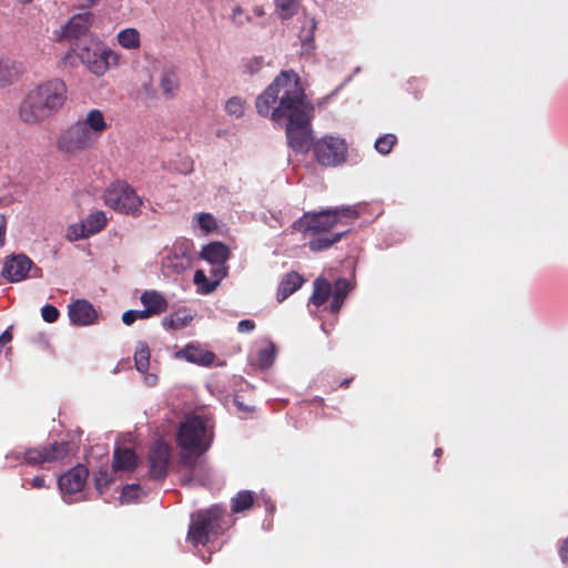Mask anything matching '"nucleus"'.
<instances>
[{"label": "nucleus", "mask_w": 568, "mask_h": 568, "mask_svg": "<svg viewBox=\"0 0 568 568\" xmlns=\"http://www.w3.org/2000/svg\"><path fill=\"white\" fill-rule=\"evenodd\" d=\"M213 288H214V285L207 284L206 288L203 290L202 292L203 293H211L213 291Z\"/></svg>", "instance_id": "4d7b16f0"}, {"label": "nucleus", "mask_w": 568, "mask_h": 568, "mask_svg": "<svg viewBox=\"0 0 568 568\" xmlns=\"http://www.w3.org/2000/svg\"><path fill=\"white\" fill-rule=\"evenodd\" d=\"M140 302L146 311H149L151 316L160 315L169 308V302L164 295L155 290L144 291L140 296Z\"/></svg>", "instance_id": "412c9836"}, {"label": "nucleus", "mask_w": 568, "mask_h": 568, "mask_svg": "<svg viewBox=\"0 0 568 568\" xmlns=\"http://www.w3.org/2000/svg\"><path fill=\"white\" fill-rule=\"evenodd\" d=\"M351 290V282L345 277H339L334 282V284H331V282L325 277L318 276L313 282V293L310 297V303L320 307L323 306L329 297H332L328 311L332 314H337Z\"/></svg>", "instance_id": "423d86ee"}, {"label": "nucleus", "mask_w": 568, "mask_h": 568, "mask_svg": "<svg viewBox=\"0 0 568 568\" xmlns=\"http://www.w3.org/2000/svg\"><path fill=\"white\" fill-rule=\"evenodd\" d=\"M214 438L213 425L201 416H189L181 423L176 435V443L181 453L202 456L207 452Z\"/></svg>", "instance_id": "7ed1b4c3"}, {"label": "nucleus", "mask_w": 568, "mask_h": 568, "mask_svg": "<svg viewBox=\"0 0 568 568\" xmlns=\"http://www.w3.org/2000/svg\"><path fill=\"white\" fill-rule=\"evenodd\" d=\"M162 325L169 329H178V327H175V322L172 314L163 318Z\"/></svg>", "instance_id": "09e8293b"}, {"label": "nucleus", "mask_w": 568, "mask_h": 568, "mask_svg": "<svg viewBox=\"0 0 568 568\" xmlns=\"http://www.w3.org/2000/svg\"><path fill=\"white\" fill-rule=\"evenodd\" d=\"M200 457L190 453H180L179 467L182 485L199 484L205 486L212 481V470L207 462Z\"/></svg>", "instance_id": "f8f14e48"}, {"label": "nucleus", "mask_w": 568, "mask_h": 568, "mask_svg": "<svg viewBox=\"0 0 568 568\" xmlns=\"http://www.w3.org/2000/svg\"><path fill=\"white\" fill-rule=\"evenodd\" d=\"M134 315H135L136 320H146V318L152 317L151 314L149 313V311H146L145 307H144V310H141V311H135L134 310Z\"/></svg>", "instance_id": "603ef678"}, {"label": "nucleus", "mask_w": 568, "mask_h": 568, "mask_svg": "<svg viewBox=\"0 0 568 568\" xmlns=\"http://www.w3.org/2000/svg\"><path fill=\"white\" fill-rule=\"evenodd\" d=\"M397 142V138L394 134H385L383 136H379L375 142V149L378 153L386 155L390 153L394 145Z\"/></svg>", "instance_id": "473e14b6"}, {"label": "nucleus", "mask_w": 568, "mask_h": 568, "mask_svg": "<svg viewBox=\"0 0 568 568\" xmlns=\"http://www.w3.org/2000/svg\"><path fill=\"white\" fill-rule=\"evenodd\" d=\"M112 481V478L108 474L106 470L102 471L100 470L99 474L95 475V486L98 490H102L103 488H106L109 484Z\"/></svg>", "instance_id": "79ce46f5"}, {"label": "nucleus", "mask_w": 568, "mask_h": 568, "mask_svg": "<svg viewBox=\"0 0 568 568\" xmlns=\"http://www.w3.org/2000/svg\"><path fill=\"white\" fill-rule=\"evenodd\" d=\"M559 556L562 562L568 564V537L561 544Z\"/></svg>", "instance_id": "49530a36"}, {"label": "nucleus", "mask_w": 568, "mask_h": 568, "mask_svg": "<svg viewBox=\"0 0 568 568\" xmlns=\"http://www.w3.org/2000/svg\"><path fill=\"white\" fill-rule=\"evenodd\" d=\"M93 14L88 10L72 16L64 26L61 38L79 40L88 33L93 23Z\"/></svg>", "instance_id": "f3484780"}, {"label": "nucleus", "mask_w": 568, "mask_h": 568, "mask_svg": "<svg viewBox=\"0 0 568 568\" xmlns=\"http://www.w3.org/2000/svg\"><path fill=\"white\" fill-rule=\"evenodd\" d=\"M232 20L236 24L242 26L244 24L245 21H251L252 18L248 14H246L240 6H236L232 10Z\"/></svg>", "instance_id": "a19ab883"}, {"label": "nucleus", "mask_w": 568, "mask_h": 568, "mask_svg": "<svg viewBox=\"0 0 568 568\" xmlns=\"http://www.w3.org/2000/svg\"><path fill=\"white\" fill-rule=\"evenodd\" d=\"M348 230L334 233L332 235H324L313 239L308 242V247L312 252H321L329 248L335 243L339 242L342 237L347 234Z\"/></svg>", "instance_id": "a878e982"}, {"label": "nucleus", "mask_w": 568, "mask_h": 568, "mask_svg": "<svg viewBox=\"0 0 568 568\" xmlns=\"http://www.w3.org/2000/svg\"><path fill=\"white\" fill-rule=\"evenodd\" d=\"M113 469L119 470H133L138 466V457L131 448H115L113 454Z\"/></svg>", "instance_id": "393cba45"}, {"label": "nucleus", "mask_w": 568, "mask_h": 568, "mask_svg": "<svg viewBox=\"0 0 568 568\" xmlns=\"http://www.w3.org/2000/svg\"><path fill=\"white\" fill-rule=\"evenodd\" d=\"M159 85L166 99L173 98L180 87L178 74L171 70L164 71L161 74Z\"/></svg>", "instance_id": "bb28decb"}, {"label": "nucleus", "mask_w": 568, "mask_h": 568, "mask_svg": "<svg viewBox=\"0 0 568 568\" xmlns=\"http://www.w3.org/2000/svg\"><path fill=\"white\" fill-rule=\"evenodd\" d=\"M90 134L93 143L97 144L102 134L109 129L104 114L99 109L90 110L85 118L77 121Z\"/></svg>", "instance_id": "6ab92c4d"}, {"label": "nucleus", "mask_w": 568, "mask_h": 568, "mask_svg": "<svg viewBox=\"0 0 568 568\" xmlns=\"http://www.w3.org/2000/svg\"><path fill=\"white\" fill-rule=\"evenodd\" d=\"M134 365L140 373H145L150 366V348L146 343H139L134 353Z\"/></svg>", "instance_id": "c756f323"}, {"label": "nucleus", "mask_w": 568, "mask_h": 568, "mask_svg": "<svg viewBox=\"0 0 568 568\" xmlns=\"http://www.w3.org/2000/svg\"><path fill=\"white\" fill-rule=\"evenodd\" d=\"M118 41L125 49H139L141 44L140 33L133 28L120 31L118 34Z\"/></svg>", "instance_id": "7c9ffc66"}, {"label": "nucleus", "mask_w": 568, "mask_h": 568, "mask_svg": "<svg viewBox=\"0 0 568 568\" xmlns=\"http://www.w3.org/2000/svg\"><path fill=\"white\" fill-rule=\"evenodd\" d=\"M106 224V217L103 211H95L88 215V217L79 226L80 233H75L74 239L88 237L95 233H99L104 229Z\"/></svg>", "instance_id": "4be33fe9"}, {"label": "nucleus", "mask_w": 568, "mask_h": 568, "mask_svg": "<svg viewBox=\"0 0 568 568\" xmlns=\"http://www.w3.org/2000/svg\"><path fill=\"white\" fill-rule=\"evenodd\" d=\"M94 145L90 134L77 121L62 129L55 140L57 151L70 158L78 156Z\"/></svg>", "instance_id": "1a4fd4ad"}, {"label": "nucleus", "mask_w": 568, "mask_h": 568, "mask_svg": "<svg viewBox=\"0 0 568 568\" xmlns=\"http://www.w3.org/2000/svg\"><path fill=\"white\" fill-rule=\"evenodd\" d=\"M179 357H183L190 363L197 364L201 366H211L216 358V355L207 351L200 345L190 344L181 349L178 354Z\"/></svg>", "instance_id": "aec40b11"}, {"label": "nucleus", "mask_w": 568, "mask_h": 568, "mask_svg": "<svg viewBox=\"0 0 568 568\" xmlns=\"http://www.w3.org/2000/svg\"><path fill=\"white\" fill-rule=\"evenodd\" d=\"M27 485H29L31 488L41 489L47 487L45 480L43 476H36L30 480H27Z\"/></svg>", "instance_id": "a18cd8bd"}, {"label": "nucleus", "mask_w": 568, "mask_h": 568, "mask_svg": "<svg viewBox=\"0 0 568 568\" xmlns=\"http://www.w3.org/2000/svg\"><path fill=\"white\" fill-rule=\"evenodd\" d=\"M197 225L205 233H210L217 227L216 220L211 213H199L194 217Z\"/></svg>", "instance_id": "f704fd0d"}, {"label": "nucleus", "mask_w": 568, "mask_h": 568, "mask_svg": "<svg viewBox=\"0 0 568 568\" xmlns=\"http://www.w3.org/2000/svg\"><path fill=\"white\" fill-rule=\"evenodd\" d=\"M358 213L353 207H335L320 212H305L297 219L292 227L294 231L305 235L326 233L338 224H346L344 220L354 221Z\"/></svg>", "instance_id": "20e7f679"}, {"label": "nucleus", "mask_w": 568, "mask_h": 568, "mask_svg": "<svg viewBox=\"0 0 568 568\" xmlns=\"http://www.w3.org/2000/svg\"><path fill=\"white\" fill-rule=\"evenodd\" d=\"M304 283V278L296 272L287 273L281 281L277 292L276 300L278 303L284 302L290 295L296 292Z\"/></svg>", "instance_id": "5701e85b"}, {"label": "nucleus", "mask_w": 568, "mask_h": 568, "mask_svg": "<svg viewBox=\"0 0 568 568\" xmlns=\"http://www.w3.org/2000/svg\"><path fill=\"white\" fill-rule=\"evenodd\" d=\"M352 382H353V377L345 378L341 382L339 387L347 388Z\"/></svg>", "instance_id": "5fc2aeb1"}, {"label": "nucleus", "mask_w": 568, "mask_h": 568, "mask_svg": "<svg viewBox=\"0 0 568 568\" xmlns=\"http://www.w3.org/2000/svg\"><path fill=\"white\" fill-rule=\"evenodd\" d=\"M149 475L152 479L161 480L168 476L171 460V447L163 440L155 442L149 450Z\"/></svg>", "instance_id": "dca6fc26"}, {"label": "nucleus", "mask_w": 568, "mask_h": 568, "mask_svg": "<svg viewBox=\"0 0 568 568\" xmlns=\"http://www.w3.org/2000/svg\"><path fill=\"white\" fill-rule=\"evenodd\" d=\"M68 89L60 79H51L31 89L19 106V118L27 124H40L64 105Z\"/></svg>", "instance_id": "f03ea898"}, {"label": "nucleus", "mask_w": 568, "mask_h": 568, "mask_svg": "<svg viewBox=\"0 0 568 568\" xmlns=\"http://www.w3.org/2000/svg\"><path fill=\"white\" fill-rule=\"evenodd\" d=\"M201 257L211 264H223L229 260L230 251L222 242H213L203 246Z\"/></svg>", "instance_id": "b1692460"}, {"label": "nucleus", "mask_w": 568, "mask_h": 568, "mask_svg": "<svg viewBox=\"0 0 568 568\" xmlns=\"http://www.w3.org/2000/svg\"><path fill=\"white\" fill-rule=\"evenodd\" d=\"M229 529L226 511L219 505L197 511L192 516L187 539L193 546H205L212 537L223 535Z\"/></svg>", "instance_id": "39448f33"}, {"label": "nucleus", "mask_w": 568, "mask_h": 568, "mask_svg": "<svg viewBox=\"0 0 568 568\" xmlns=\"http://www.w3.org/2000/svg\"><path fill=\"white\" fill-rule=\"evenodd\" d=\"M276 348L273 343H270L266 347L258 352V364L263 368H268L275 359Z\"/></svg>", "instance_id": "72a5a7b5"}, {"label": "nucleus", "mask_w": 568, "mask_h": 568, "mask_svg": "<svg viewBox=\"0 0 568 568\" xmlns=\"http://www.w3.org/2000/svg\"><path fill=\"white\" fill-rule=\"evenodd\" d=\"M88 476V468L78 465L59 477L58 486L65 503L71 504L73 501L72 496L83 489Z\"/></svg>", "instance_id": "2eb2a0df"}, {"label": "nucleus", "mask_w": 568, "mask_h": 568, "mask_svg": "<svg viewBox=\"0 0 568 568\" xmlns=\"http://www.w3.org/2000/svg\"><path fill=\"white\" fill-rule=\"evenodd\" d=\"M263 64L264 59L262 57L247 58L243 62L244 72L253 75L263 68Z\"/></svg>", "instance_id": "e433bc0d"}, {"label": "nucleus", "mask_w": 568, "mask_h": 568, "mask_svg": "<svg viewBox=\"0 0 568 568\" xmlns=\"http://www.w3.org/2000/svg\"><path fill=\"white\" fill-rule=\"evenodd\" d=\"M12 339V335L9 329L2 332V346Z\"/></svg>", "instance_id": "864d4df0"}, {"label": "nucleus", "mask_w": 568, "mask_h": 568, "mask_svg": "<svg viewBox=\"0 0 568 568\" xmlns=\"http://www.w3.org/2000/svg\"><path fill=\"white\" fill-rule=\"evenodd\" d=\"M234 404L235 406L240 409V410H243V412H252L253 408L245 405L242 400H241V396H235L234 398Z\"/></svg>", "instance_id": "8fccbe9b"}, {"label": "nucleus", "mask_w": 568, "mask_h": 568, "mask_svg": "<svg viewBox=\"0 0 568 568\" xmlns=\"http://www.w3.org/2000/svg\"><path fill=\"white\" fill-rule=\"evenodd\" d=\"M68 315L72 324L88 326L95 323L98 314L93 305L87 300H77L68 307Z\"/></svg>", "instance_id": "a211bd4d"}, {"label": "nucleus", "mask_w": 568, "mask_h": 568, "mask_svg": "<svg viewBox=\"0 0 568 568\" xmlns=\"http://www.w3.org/2000/svg\"><path fill=\"white\" fill-rule=\"evenodd\" d=\"M71 50L95 75H103L110 65L118 64V54L112 50L101 48L99 43L85 44L77 42Z\"/></svg>", "instance_id": "6e6552de"}, {"label": "nucleus", "mask_w": 568, "mask_h": 568, "mask_svg": "<svg viewBox=\"0 0 568 568\" xmlns=\"http://www.w3.org/2000/svg\"><path fill=\"white\" fill-rule=\"evenodd\" d=\"M2 276L9 282L17 283L28 277L41 278L42 268L34 265L32 260L26 254H12L8 256L2 266Z\"/></svg>", "instance_id": "4468645a"}, {"label": "nucleus", "mask_w": 568, "mask_h": 568, "mask_svg": "<svg viewBox=\"0 0 568 568\" xmlns=\"http://www.w3.org/2000/svg\"><path fill=\"white\" fill-rule=\"evenodd\" d=\"M138 490H140L139 485H126L122 490V499L130 501L133 497H135Z\"/></svg>", "instance_id": "37998d69"}, {"label": "nucleus", "mask_w": 568, "mask_h": 568, "mask_svg": "<svg viewBox=\"0 0 568 568\" xmlns=\"http://www.w3.org/2000/svg\"><path fill=\"white\" fill-rule=\"evenodd\" d=\"M22 74V65L16 61L2 63V85L11 84Z\"/></svg>", "instance_id": "2f4dec72"}, {"label": "nucleus", "mask_w": 568, "mask_h": 568, "mask_svg": "<svg viewBox=\"0 0 568 568\" xmlns=\"http://www.w3.org/2000/svg\"><path fill=\"white\" fill-rule=\"evenodd\" d=\"M194 283L197 284V285L201 284V283L207 284V278H206V276H205L203 271L197 270L195 272V274H194Z\"/></svg>", "instance_id": "3c124183"}, {"label": "nucleus", "mask_w": 568, "mask_h": 568, "mask_svg": "<svg viewBox=\"0 0 568 568\" xmlns=\"http://www.w3.org/2000/svg\"><path fill=\"white\" fill-rule=\"evenodd\" d=\"M104 203L114 211L133 214L140 212L142 200L134 189L124 181L111 183L104 192Z\"/></svg>", "instance_id": "9d476101"}, {"label": "nucleus", "mask_w": 568, "mask_h": 568, "mask_svg": "<svg viewBox=\"0 0 568 568\" xmlns=\"http://www.w3.org/2000/svg\"><path fill=\"white\" fill-rule=\"evenodd\" d=\"M135 321L134 310L126 311L122 314V322L125 325H132Z\"/></svg>", "instance_id": "de8ad7c7"}, {"label": "nucleus", "mask_w": 568, "mask_h": 568, "mask_svg": "<svg viewBox=\"0 0 568 568\" xmlns=\"http://www.w3.org/2000/svg\"><path fill=\"white\" fill-rule=\"evenodd\" d=\"M254 504V495L251 490L239 491L231 500V511L239 514L250 509Z\"/></svg>", "instance_id": "cd10ccee"}, {"label": "nucleus", "mask_w": 568, "mask_h": 568, "mask_svg": "<svg viewBox=\"0 0 568 568\" xmlns=\"http://www.w3.org/2000/svg\"><path fill=\"white\" fill-rule=\"evenodd\" d=\"M316 26H317V23L313 18L305 19L302 24L298 37H300L302 47L305 50L313 49L314 31L316 29Z\"/></svg>", "instance_id": "c85d7f7f"}, {"label": "nucleus", "mask_w": 568, "mask_h": 568, "mask_svg": "<svg viewBox=\"0 0 568 568\" xmlns=\"http://www.w3.org/2000/svg\"><path fill=\"white\" fill-rule=\"evenodd\" d=\"M244 101L239 97H233L226 101L225 110L230 115L240 118L244 114Z\"/></svg>", "instance_id": "c9c22d12"}, {"label": "nucleus", "mask_w": 568, "mask_h": 568, "mask_svg": "<svg viewBox=\"0 0 568 568\" xmlns=\"http://www.w3.org/2000/svg\"><path fill=\"white\" fill-rule=\"evenodd\" d=\"M41 315L47 323H54L58 321L60 312L55 306L48 304L41 308Z\"/></svg>", "instance_id": "4c0bfd02"}, {"label": "nucleus", "mask_w": 568, "mask_h": 568, "mask_svg": "<svg viewBox=\"0 0 568 568\" xmlns=\"http://www.w3.org/2000/svg\"><path fill=\"white\" fill-rule=\"evenodd\" d=\"M172 316L174 317L175 327H178V329L186 327L193 321V316L186 314L184 311H178L172 314Z\"/></svg>", "instance_id": "ea45409f"}, {"label": "nucleus", "mask_w": 568, "mask_h": 568, "mask_svg": "<svg viewBox=\"0 0 568 568\" xmlns=\"http://www.w3.org/2000/svg\"><path fill=\"white\" fill-rule=\"evenodd\" d=\"M313 152L321 165L337 166L347 159V144L343 139L324 136L314 143Z\"/></svg>", "instance_id": "ddd939ff"}, {"label": "nucleus", "mask_w": 568, "mask_h": 568, "mask_svg": "<svg viewBox=\"0 0 568 568\" xmlns=\"http://www.w3.org/2000/svg\"><path fill=\"white\" fill-rule=\"evenodd\" d=\"M442 454H443V449H442V448H436V449H435V452H434V455H435L436 457H440V456H442Z\"/></svg>", "instance_id": "13d9d810"}, {"label": "nucleus", "mask_w": 568, "mask_h": 568, "mask_svg": "<svg viewBox=\"0 0 568 568\" xmlns=\"http://www.w3.org/2000/svg\"><path fill=\"white\" fill-rule=\"evenodd\" d=\"M254 13H255L257 17H261V16H263V14H264V11H263V9H262V8H260V7H255V8H254Z\"/></svg>", "instance_id": "6e6d98bb"}, {"label": "nucleus", "mask_w": 568, "mask_h": 568, "mask_svg": "<svg viewBox=\"0 0 568 568\" xmlns=\"http://www.w3.org/2000/svg\"><path fill=\"white\" fill-rule=\"evenodd\" d=\"M297 10V2H281L277 12L282 19L292 17Z\"/></svg>", "instance_id": "58836bf2"}, {"label": "nucleus", "mask_w": 568, "mask_h": 568, "mask_svg": "<svg viewBox=\"0 0 568 568\" xmlns=\"http://www.w3.org/2000/svg\"><path fill=\"white\" fill-rule=\"evenodd\" d=\"M71 453V444L69 442H54L47 446H38L26 449L22 455L14 458L21 464L37 467L44 464H52L63 460Z\"/></svg>", "instance_id": "9b49d317"}, {"label": "nucleus", "mask_w": 568, "mask_h": 568, "mask_svg": "<svg viewBox=\"0 0 568 568\" xmlns=\"http://www.w3.org/2000/svg\"><path fill=\"white\" fill-rule=\"evenodd\" d=\"M313 116L314 109L284 119L287 144L295 153H307L313 149Z\"/></svg>", "instance_id": "0eeeda50"}, {"label": "nucleus", "mask_w": 568, "mask_h": 568, "mask_svg": "<svg viewBox=\"0 0 568 568\" xmlns=\"http://www.w3.org/2000/svg\"><path fill=\"white\" fill-rule=\"evenodd\" d=\"M255 328V323L252 320H242L237 324L240 333H250Z\"/></svg>", "instance_id": "c03bdc74"}, {"label": "nucleus", "mask_w": 568, "mask_h": 568, "mask_svg": "<svg viewBox=\"0 0 568 568\" xmlns=\"http://www.w3.org/2000/svg\"><path fill=\"white\" fill-rule=\"evenodd\" d=\"M256 111L262 116H270L281 123L292 114L313 110L307 100L301 79L293 70L282 71L273 82L257 95Z\"/></svg>", "instance_id": "f257e3e1"}]
</instances>
